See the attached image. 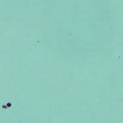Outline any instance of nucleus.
Wrapping results in <instances>:
<instances>
[{
	"mask_svg": "<svg viewBox=\"0 0 123 123\" xmlns=\"http://www.w3.org/2000/svg\"><path fill=\"white\" fill-rule=\"evenodd\" d=\"M7 105L8 106L10 107L11 106V104L9 103H8L7 104Z\"/></svg>",
	"mask_w": 123,
	"mask_h": 123,
	"instance_id": "obj_1",
	"label": "nucleus"
},
{
	"mask_svg": "<svg viewBox=\"0 0 123 123\" xmlns=\"http://www.w3.org/2000/svg\"><path fill=\"white\" fill-rule=\"evenodd\" d=\"M2 107L3 108H6V106H2Z\"/></svg>",
	"mask_w": 123,
	"mask_h": 123,
	"instance_id": "obj_2",
	"label": "nucleus"
}]
</instances>
